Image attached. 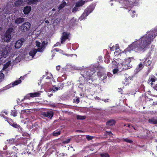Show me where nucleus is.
Instances as JSON below:
<instances>
[{
  "label": "nucleus",
  "instance_id": "680f3d73",
  "mask_svg": "<svg viewBox=\"0 0 157 157\" xmlns=\"http://www.w3.org/2000/svg\"><path fill=\"white\" fill-rule=\"evenodd\" d=\"M52 10L53 11H55V9H54V8H53V9H52Z\"/></svg>",
  "mask_w": 157,
  "mask_h": 157
},
{
  "label": "nucleus",
  "instance_id": "a18cd8bd",
  "mask_svg": "<svg viewBox=\"0 0 157 157\" xmlns=\"http://www.w3.org/2000/svg\"><path fill=\"white\" fill-rule=\"evenodd\" d=\"M153 88L155 90L157 91V84H155V85L154 86Z\"/></svg>",
  "mask_w": 157,
  "mask_h": 157
},
{
  "label": "nucleus",
  "instance_id": "bf43d9fd",
  "mask_svg": "<svg viewBox=\"0 0 157 157\" xmlns=\"http://www.w3.org/2000/svg\"><path fill=\"white\" fill-rule=\"evenodd\" d=\"M4 113L6 115H7V113L6 112H4Z\"/></svg>",
  "mask_w": 157,
  "mask_h": 157
},
{
  "label": "nucleus",
  "instance_id": "2eb2a0df",
  "mask_svg": "<svg viewBox=\"0 0 157 157\" xmlns=\"http://www.w3.org/2000/svg\"><path fill=\"white\" fill-rule=\"evenodd\" d=\"M25 19L23 17L17 18L15 21V22L16 24H19L22 23L25 21Z\"/></svg>",
  "mask_w": 157,
  "mask_h": 157
},
{
  "label": "nucleus",
  "instance_id": "72a5a7b5",
  "mask_svg": "<svg viewBox=\"0 0 157 157\" xmlns=\"http://www.w3.org/2000/svg\"><path fill=\"white\" fill-rule=\"evenodd\" d=\"M1 116L2 117H3L4 118H5V121H7L8 122V121H12V119H9L7 117L5 116V115L3 114H2Z\"/></svg>",
  "mask_w": 157,
  "mask_h": 157
},
{
  "label": "nucleus",
  "instance_id": "dca6fc26",
  "mask_svg": "<svg viewBox=\"0 0 157 157\" xmlns=\"http://www.w3.org/2000/svg\"><path fill=\"white\" fill-rule=\"evenodd\" d=\"M122 71H123V70L122 69L121 66L119 64L116 68L113 70V74H114L117 73L118 71L121 72Z\"/></svg>",
  "mask_w": 157,
  "mask_h": 157
},
{
  "label": "nucleus",
  "instance_id": "f03ea898",
  "mask_svg": "<svg viewBox=\"0 0 157 157\" xmlns=\"http://www.w3.org/2000/svg\"><path fill=\"white\" fill-rule=\"evenodd\" d=\"M131 58L134 59L133 57H129L127 59H124L122 63L119 64L123 71L129 69L131 67V65L130 64L131 60Z\"/></svg>",
  "mask_w": 157,
  "mask_h": 157
},
{
  "label": "nucleus",
  "instance_id": "1a4fd4ad",
  "mask_svg": "<svg viewBox=\"0 0 157 157\" xmlns=\"http://www.w3.org/2000/svg\"><path fill=\"white\" fill-rule=\"evenodd\" d=\"M48 44V42H46L44 40L43 41L41 45V47L38 48V52H42L44 50V49L46 47L47 45Z\"/></svg>",
  "mask_w": 157,
  "mask_h": 157
},
{
  "label": "nucleus",
  "instance_id": "f704fd0d",
  "mask_svg": "<svg viewBox=\"0 0 157 157\" xmlns=\"http://www.w3.org/2000/svg\"><path fill=\"white\" fill-rule=\"evenodd\" d=\"M14 139H10L9 140L8 143L10 145L14 143Z\"/></svg>",
  "mask_w": 157,
  "mask_h": 157
},
{
  "label": "nucleus",
  "instance_id": "c756f323",
  "mask_svg": "<svg viewBox=\"0 0 157 157\" xmlns=\"http://www.w3.org/2000/svg\"><path fill=\"white\" fill-rule=\"evenodd\" d=\"M71 140V138L69 137H68L67 139L63 141L62 142V143L63 144H68L69 143Z\"/></svg>",
  "mask_w": 157,
  "mask_h": 157
},
{
  "label": "nucleus",
  "instance_id": "2f4dec72",
  "mask_svg": "<svg viewBox=\"0 0 157 157\" xmlns=\"http://www.w3.org/2000/svg\"><path fill=\"white\" fill-rule=\"evenodd\" d=\"M100 155L101 157H109V155L107 153H101Z\"/></svg>",
  "mask_w": 157,
  "mask_h": 157
},
{
  "label": "nucleus",
  "instance_id": "cd10ccee",
  "mask_svg": "<svg viewBox=\"0 0 157 157\" xmlns=\"http://www.w3.org/2000/svg\"><path fill=\"white\" fill-rule=\"evenodd\" d=\"M17 111L16 110H11V115L13 116L14 117H15L17 116Z\"/></svg>",
  "mask_w": 157,
  "mask_h": 157
},
{
  "label": "nucleus",
  "instance_id": "a211bd4d",
  "mask_svg": "<svg viewBox=\"0 0 157 157\" xmlns=\"http://www.w3.org/2000/svg\"><path fill=\"white\" fill-rule=\"evenodd\" d=\"M151 63V61L148 58H146L144 62V65L146 66H150Z\"/></svg>",
  "mask_w": 157,
  "mask_h": 157
},
{
  "label": "nucleus",
  "instance_id": "338daca9",
  "mask_svg": "<svg viewBox=\"0 0 157 157\" xmlns=\"http://www.w3.org/2000/svg\"><path fill=\"white\" fill-rule=\"evenodd\" d=\"M156 77H157V74H156Z\"/></svg>",
  "mask_w": 157,
  "mask_h": 157
},
{
  "label": "nucleus",
  "instance_id": "052dcab7",
  "mask_svg": "<svg viewBox=\"0 0 157 157\" xmlns=\"http://www.w3.org/2000/svg\"><path fill=\"white\" fill-rule=\"evenodd\" d=\"M86 74H89V72H88V71H87V72H86Z\"/></svg>",
  "mask_w": 157,
  "mask_h": 157
},
{
  "label": "nucleus",
  "instance_id": "0eeeda50",
  "mask_svg": "<svg viewBox=\"0 0 157 157\" xmlns=\"http://www.w3.org/2000/svg\"><path fill=\"white\" fill-rule=\"evenodd\" d=\"M8 122L11 126L17 128L19 132H21L23 131V129L19 125L17 124L16 123H12L9 121H8Z\"/></svg>",
  "mask_w": 157,
  "mask_h": 157
},
{
  "label": "nucleus",
  "instance_id": "f3484780",
  "mask_svg": "<svg viewBox=\"0 0 157 157\" xmlns=\"http://www.w3.org/2000/svg\"><path fill=\"white\" fill-rule=\"evenodd\" d=\"M37 52H38V49H34L30 51L29 53V55L33 57L35 55Z\"/></svg>",
  "mask_w": 157,
  "mask_h": 157
},
{
  "label": "nucleus",
  "instance_id": "ddd939ff",
  "mask_svg": "<svg viewBox=\"0 0 157 157\" xmlns=\"http://www.w3.org/2000/svg\"><path fill=\"white\" fill-rule=\"evenodd\" d=\"M148 122L153 124H157V117H152L149 118L148 120Z\"/></svg>",
  "mask_w": 157,
  "mask_h": 157
},
{
  "label": "nucleus",
  "instance_id": "b1692460",
  "mask_svg": "<svg viewBox=\"0 0 157 157\" xmlns=\"http://www.w3.org/2000/svg\"><path fill=\"white\" fill-rule=\"evenodd\" d=\"M144 66V65L142 63H140L137 66L136 70L138 71H139L142 69Z\"/></svg>",
  "mask_w": 157,
  "mask_h": 157
},
{
  "label": "nucleus",
  "instance_id": "e2e57ef3",
  "mask_svg": "<svg viewBox=\"0 0 157 157\" xmlns=\"http://www.w3.org/2000/svg\"><path fill=\"white\" fill-rule=\"evenodd\" d=\"M130 125L128 124V127H130Z\"/></svg>",
  "mask_w": 157,
  "mask_h": 157
},
{
  "label": "nucleus",
  "instance_id": "39448f33",
  "mask_svg": "<svg viewBox=\"0 0 157 157\" xmlns=\"http://www.w3.org/2000/svg\"><path fill=\"white\" fill-rule=\"evenodd\" d=\"M70 33L66 32H63L62 33V36L60 38L61 43L63 44L67 39H69Z\"/></svg>",
  "mask_w": 157,
  "mask_h": 157
},
{
  "label": "nucleus",
  "instance_id": "412c9836",
  "mask_svg": "<svg viewBox=\"0 0 157 157\" xmlns=\"http://www.w3.org/2000/svg\"><path fill=\"white\" fill-rule=\"evenodd\" d=\"M85 1L81 0L77 2L75 4V6L78 7L82 6L85 4Z\"/></svg>",
  "mask_w": 157,
  "mask_h": 157
},
{
  "label": "nucleus",
  "instance_id": "7ed1b4c3",
  "mask_svg": "<svg viewBox=\"0 0 157 157\" xmlns=\"http://www.w3.org/2000/svg\"><path fill=\"white\" fill-rule=\"evenodd\" d=\"M14 31L12 28H9L6 31L5 33L2 37V39L4 41L8 42H10L11 38V33Z\"/></svg>",
  "mask_w": 157,
  "mask_h": 157
},
{
  "label": "nucleus",
  "instance_id": "603ef678",
  "mask_svg": "<svg viewBox=\"0 0 157 157\" xmlns=\"http://www.w3.org/2000/svg\"><path fill=\"white\" fill-rule=\"evenodd\" d=\"M27 110L28 111V110L24 109L22 110L21 111L23 113H26L28 112V111H27Z\"/></svg>",
  "mask_w": 157,
  "mask_h": 157
},
{
  "label": "nucleus",
  "instance_id": "c9c22d12",
  "mask_svg": "<svg viewBox=\"0 0 157 157\" xmlns=\"http://www.w3.org/2000/svg\"><path fill=\"white\" fill-rule=\"evenodd\" d=\"M36 46H37L38 48H40L41 47V43L39 41H36Z\"/></svg>",
  "mask_w": 157,
  "mask_h": 157
},
{
  "label": "nucleus",
  "instance_id": "4d7b16f0",
  "mask_svg": "<svg viewBox=\"0 0 157 157\" xmlns=\"http://www.w3.org/2000/svg\"><path fill=\"white\" fill-rule=\"evenodd\" d=\"M152 33V34H153V38H153V39H154L155 37L156 36H155V35L154 36V37H153V35H154V34H153V33ZM148 34H149V33H148Z\"/></svg>",
  "mask_w": 157,
  "mask_h": 157
},
{
  "label": "nucleus",
  "instance_id": "f257e3e1",
  "mask_svg": "<svg viewBox=\"0 0 157 157\" xmlns=\"http://www.w3.org/2000/svg\"><path fill=\"white\" fill-rule=\"evenodd\" d=\"M153 38L152 33L147 34L138 40L133 42L128 46L126 50L130 52L132 51L137 53L143 52L153 41Z\"/></svg>",
  "mask_w": 157,
  "mask_h": 157
},
{
  "label": "nucleus",
  "instance_id": "20e7f679",
  "mask_svg": "<svg viewBox=\"0 0 157 157\" xmlns=\"http://www.w3.org/2000/svg\"><path fill=\"white\" fill-rule=\"evenodd\" d=\"M31 26V24L29 22H26L22 24L19 29L22 33H25L29 30Z\"/></svg>",
  "mask_w": 157,
  "mask_h": 157
},
{
  "label": "nucleus",
  "instance_id": "3c124183",
  "mask_svg": "<svg viewBox=\"0 0 157 157\" xmlns=\"http://www.w3.org/2000/svg\"><path fill=\"white\" fill-rule=\"evenodd\" d=\"M55 50L56 51V52H59L60 51H61V50L59 49V48H55Z\"/></svg>",
  "mask_w": 157,
  "mask_h": 157
},
{
  "label": "nucleus",
  "instance_id": "4be33fe9",
  "mask_svg": "<svg viewBox=\"0 0 157 157\" xmlns=\"http://www.w3.org/2000/svg\"><path fill=\"white\" fill-rule=\"evenodd\" d=\"M91 12V9L90 8H87L85 10L83 14L85 15L86 16H87Z\"/></svg>",
  "mask_w": 157,
  "mask_h": 157
},
{
  "label": "nucleus",
  "instance_id": "aec40b11",
  "mask_svg": "<svg viewBox=\"0 0 157 157\" xmlns=\"http://www.w3.org/2000/svg\"><path fill=\"white\" fill-rule=\"evenodd\" d=\"M115 123V122L114 120H111L106 122V124L107 126H111L114 124Z\"/></svg>",
  "mask_w": 157,
  "mask_h": 157
},
{
  "label": "nucleus",
  "instance_id": "9b49d317",
  "mask_svg": "<svg viewBox=\"0 0 157 157\" xmlns=\"http://www.w3.org/2000/svg\"><path fill=\"white\" fill-rule=\"evenodd\" d=\"M22 81L21 80H18L13 82L12 83H10L7 85L6 86V87L7 89H9L10 87H13V86H16L19 84Z\"/></svg>",
  "mask_w": 157,
  "mask_h": 157
},
{
  "label": "nucleus",
  "instance_id": "de8ad7c7",
  "mask_svg": "<svg viewBox=\"0 0 157 157\" xmlns=\"http://www.w3.org/2000/svg\"><path fill=\"white\" fill-rule=\"evenodd\" d=\"M59 89V87H55L54 88V89L53 90L54 91H57Z\"/></svg>",
  "mask_w": 157,
  "mask_h": 157
},
{
  "label": "nucleus",
  "instance_id": "c03bdc74",
  "mask_svg": "<svg viewBox=\"0 0 157 157\" xmlns=\"http://www.w3.org/2000/svg\"><path fill=\"white\" fill-rule=\"evenodd\" d=\"M12 149L16 151H17L18 150V149L15 146H14L12 147Z\"/></svg>",
  "mask_w": 157,
  "mask_h": 157
},
{
  "label": "nucleus",
  "instance_id": "f8f14e48",
  "mask_svg": "<svg viewBox=\"0 0 157 157\" xmlns=\"http://www.w3.org/2000/svg\"><path fill=\"white\" fill-rule=\"evenodd\" d=\"M31 10V6H27L24 8L23 12L25 14L27 15L30 12Z\"/></svg>",
  "mask_w": 157,
  "mask_h": 157
},
{
  "label": "nucleus",
  "instance_id": "a19ab883",
  "mask_svg": "<svg viewBox=\"0 0 157 157\" xmlns=\"http://www.w3.org/2000/svg\"><path fill=\"white\" fill-rule=\"evenodd\" d=\"M135 13V11L134 10H131V11L130 14L132 15V17H133L135 16L134 15H133V14H134Z\"/></svg>",
  "mask_w": 157,
  "mask_h": 157
},
{
  "label": "nucleus",
  "instance_id": "ea45409f",
  "mask_svg": "<svg viewBox=\"0 0 157 157\" xmlns=\"http://www.w3.org/2000/svg\"><path fill=\"white\" fill-rule=\"evenodd\" d=\"M64 86V84L63 83H60V86L59 87V89H62L63 88Z\"/></svg>",
  "mask_w": 157,
  "mask_h": 157
},
{
  "label": "nucleus",
  "instance_id": "6e6d98bb",
  "mask_svg": "<svg viewBox=\"0 0 157 157\" xmlns=\"http://www.w3.org/2000/svg\"><path fill=\"white\" fill-rule=\"evenodd\" d=\"M114 48H115V47H114V46H113L112 48H110V49L111 51L114 50Z\"/></svg>",
  "mask_w": 157,
  "mask_h": 157
},
{
  "label": "nucleus",
  "instance_id": "6ab92c4d",
  "mask_svg": "<svg viewBox=\"0 0 157 157\" xmlns=\"http://www.w3.org/2000/svg\"><path fill=\"white\" fill-rule=\"evenodd\" d=\"M60 134L61 131L60 130L57 129L54 131L52 134H50V135H52L53 136H56L60 135Z\"/></svg>",
  "mask_w": 157,
  "mask_h": 157
},
{
  "label": "nucleus",
  "instance_id": "a878e982",
  "mask_svg": "<svg viewBox=\"0 0 157 157\" xmlns=\"http://www.w3.org/2000/svg\"><path fill=\"white\" fill-rule=\"evenodd\" d=\"M85 116L78 115L76 116V118L77 120H83L86 119Z\"/></svg>",
  "mask_w": 157,
  "mask_h": 157
},
{
  "label": "nucleus",
  "instance_id": "473e14b6",
  "mask_svg": "<svg viewBox=\"0 0 157 157\" xmlns=\"http://www.w3.org/2000/svg\"><path fill=\"white\" fill-rule=\"evenodd\" d=\"M123 82L124 84L127 85L129 84V82L128 79L126 78L125 79H124V81H123Z\"/></svg>",
  "mask_w": 157,
  "mask_h": 157
},
{
  "label": "nucleus",
  "instance_id": "37998d69",
  "mask_svg": "<svg viewBox=\"0 0 157 157\" xmlns=\"http://www.w3.org/2000/svg\"><path fill=\"white\" fill-rule=\"evenodd\" d=\"M107 76H108L109 77H111L112 76V75L109 72H107V74H106Z\"/></svg>",
  "mask_w": 157,
  "mask_h": 157
},
{
  "label": "nucleus",
  "instance_id": "864d4df0",
  "mask_svg": "<svg viewBox=\"0 0 157 157\" xmlns=\"http://www.w3.org/2000/svg\"><path fill=\"white\" fill-rule=\"evenodd\" d=\"M76 101L77 102V103H78L80 102L79 98H78L76 99Z\"/></svg>",
  "mask_w": 157,
  "mask_h": 157
},
{
  "label": "nucleus",
  "instance_id": "49530a36",
  "mask_svg": "<svg viewBox=\"0 0 157 157\" xmlns=\"http://www.w3.org/2000/svg\"><path fill=\"white\" fill-rule=\"evenodd\" d=\"M56 70L59 71L60 69V66L59 65L58 66H57L56 67Z\"/></svg>",
  "mask_w": 157,
  "mask_h": 157
},
{
  "label": "nucleus",
  "instance_id": "393cba45",
  "mask_svg": "<svg viewBox=\"0 0 157 157\" xmlns=\"http://www.w3.org/2000/svg\"><path fill=\"white\" fill-rule=\"evenodd\" d=\"M31 97L32 98L38 97L40 94V93L39 92L35 93H30Z\"/></svg>",
  "mask_w": 157,
  "mask_h": 157
},
{
  "label": "nucleus",
  "instance_id": "09e8293b",
  "mask_svg": "<svg viewBox=\"0 0 157 157\" xmlns=\"http://www.w3.org/2000/svg\"><path fill=\"white\" fill-rule=\"evenodd\" d=\"M117 45H118L117 44H116V46L115 47V50H117L118 49H119V46Z\"/></svg>",
  "mask_w": 157,
  "mask_h": 157
},
{
  "label": "nucleus",
  "instance_id": "6e6552de",
  "mask_svg": "<svg viewBox=\"0 0 157 157\" xmlns=\"http://www.w3.org/2000/svg\"><path fill=\"white\" fill-rule=\"evenodd\" d=\"M24 41L23 38L18 40L15 43V47L16 48L18 49L22 45V44Z\"/></svg>",
  "mask_w": 157,
  "mask_h": 157
},
{
  "label": "nucleus",
  "instance_id": "0e129e2a",
  "mask_svg": "<svg viewBox=\"0 0 157 157\" xmlns=\"http://www.w3.org/2000/svg\"><path fill=\"white\" fill-rule=\"evenodd\" d=\"M2 28L0 27V31H1L2 30Z\"/></svg>",
  "mask_w": 157,
  "mask_h": 157
},
{
  "label": "nucleus",
  "instance_id": "9d476101",
  "mask_svg": "<svg viewBox=\"0 0 157 157\" xmlns=\"http://www.w3.org/2000/svg\"><path fill=\"white\" fill-rule=\"evenodd\" d=\"M156 80L157 81V77H155L154 75H151L149 76L148 80V83L152 86L153 84V82H155Z\"/></svg>",
  "mask_w": 157,
  "mask_h": 157
},
{
  "label": "nucleus",
  "instance_id": "c85d7f7f",
  "mask_svg": "<svg viewBox=\"0 0 157 157\" xmlns=\"http://www.w3.org/2000/svg\"><path fill=\"white\" fill-rule=\"evenodd\" d=\"M31 98V95L30 93L28 94L26 96L24 97V98L21 100L22 101H23L25 99H30Z\"/></svg>",
  "mask_w": 157,
  "mask_h": 157
},
{
  "label": "nucleus",
  "instance_id": "e433bc0d",
  "mask_svg": "<svg viewBox=\"0 0 157 157\" xmlns=\"http://www.w3.org/2000/svg\"><path fill=\"white\" fill-rule=\"evenodd\" d=\"M4 76V74L2 73H0V82L2 81Z\"/></svg>",
  "mask_w": 157,
  "mask_h": 157
},
{
  "label": "nucleus",
  "instance_id": "58836bf2",
  "mask_svg": "<svg viewBox=\"0 0 157 157\" xmlns=\"http://www.w3.org/2000/svg\"><path fill=\"white\" fill-rule=\"evenodd\" d=\"M29 2L32 3H34L38 2V0H29Z\"/></svg>",
  "mask_w": 157,
  "mask_h": 157
},
{
  "label": "nucleus",
  "instance_id": "bb28decb",
  "mask_svg": "<svg viewBox=\"0 0 157 157\" xmlns=\"http://www.w3.org/2000/svg\"><path fill=\"white\" fill-rule=\"evenodd\" d=\"M122 140L124 142H126L129 144H132L133 143V141L132 140L128 139L127 138H123L122 139Z\"/></svg>",
  "mask_w": 157,
  "mask_h": 157
},
{
  "label": "nucleus",
  "instance_id": "4c0bfd02",
  "mask_svg": "<svg viewBox=\"0 0 157 157\" xmlns=\"http://www.w3.org/2000/svg\"><path fill=\"white\" fill-rule=\"evenodd\" d=\"M86 139L89 140H91L93 138V137L91 136L87 135L86 136Z\"/></svg>",
  "mask_w": 157,
  "mask_h": 157
},
{
  "label": "nucleus",
  "instance_id": "5701e85b",
  "mask_svg": "<svg viewBox=\"0 0 157 157\" xmlns=\"http://www.w3.org/2000/svg\"><path fill=\"white\" fill-rule=\"evenodd\" d=\"M66 5V2L65 1H63L59 5V7H58V9L59 10H61Z\"/></svg>",
  "mask_w": 157,
  "mask_h": 157
},
{
  "label": "nucleus",
  "instance_id": "4468645a",
  "mask_svg": "<svg viewBox=\"0 0 157 157\" xmlns=\"http://www.w3.org/2000/svg\"><path fill=\"white\" fill-rule=\"evenodd\" d=\"M98 75L100 78L102 76L103 77L102 81L104 82H105L106 81V79L107 78L106 74L102 73L101 72H98Z\"/></svg>",
  "mask_w": 157,
  "mask_h": 157
},
{
  "label": "nucleus",
  "instance_id": "5fc2aeb1",
  "mask_svg": "<svg viewBox=\"0 0 157 157\" xmlns=\"http://www.w3.org/2000/svg\"><path fill=\"white\" fill-rule=\"evenodd\" d=\"M60 44L59 43L57 42L55 45L54 46H56Z\"/></svg>",
  "mask_w": 157,
  "mask_h": 157
},
{
  "label": "nucleus",
  "instance_id": "79ce46f5",
  "mask_svg": "<svg viewBox=\"0 0 157 157\" xmlns=\"http://www.w3.org/2000/svg\"><path fill=\"white\" fill-rule=\"evenodd\" d=\"M78 8L77 7H74L73 9V12H75L78 10Z\"/></svg>",
  "mask_w": 157,
  "mask_h": 157
},
{
  "label": "nucleus",
  "instance_id": "8fccbe9b",
  "mask_svg": "<svg viewBox=\"0 0 157 157\" xmlns=\"http://www.w3.org/2000/svg\"><path fill=\"white\" fill-rule=\"evenodd\" d=\"M107 133L108 134V135L111 136L112 135V133L111 132H107Z\"/></svg>",
  "mask_w": 157,
  "mask_h": 157
},
{
  "label": "nucleus",
  "instance_id": "13d9d810",
  "mask_svg": "<svg viewBox=\"0 0 157 157\" xmlns=\"http://www.w3.org/2000/svg\"><path fill=\"white\" fill-rule=\"evenodd\" d=\"M45 22L46 23H49V21H48L47 20H46L45 21Z\"/></svg>",
  "mask_w": 157,
  "mask_h": 157
},
{
  "label": "nucleus",
  "instance_id": "7c9ffc66",
  "mask_svg": "<svg viewBox=\"0 0 157 157\" xmlns=\"http://www.w3.org/2000/svg\"><path fill=\"white\" fill-rule=\"evenodd\" d=\"M22 3L21 0H18L15 1L14 2V4L16 6H19Z\"/></svg>",
  "mask_w": 157,
  "mask_h": 157
},
{
  "label": "nucleus",
  "instance_id": "774afa93",
  "mask_svg": "<svg viewBox=\"0 0 157 157\" xmlns=\"http://www.w3.org/2000/svg\"><path fill=\"white\" fill-rule=\"evenodd\" d=\"M120 90H122V89H121V88H120Z\"/></svg>",
  "mask_w": 157,
  "mask_h": 157
},
{
  "label": "nucleus",
  "instance_id": "423d86ee",
  "mask_svg": "<svg viewBox=\"0 0 157 157\" xmlns=\"http://www.w3.org/2000/svg\"><path fill=\"white\" fill-rule=\"evenodd\" d=\"M41 115L44 117L51 119L53 116L54 113L52 111H48L42 112Z\"/></svg>",
  "mask_w": 157,
  "mask_h": 157
},
{
  "label": "nucleus",
  "instance_id": "69168bd1",
  "mask_svg": "<svg viewBox=\"0 0 157 157\" xmlns=\"http://www.w3.org/2000/svg\"><path fill=\"white\" fill-rule=\"evenodd\" d=\"M23 104H21V105L22 106H23V105H22Z\"/></svg>",
  "mask_w": 157,
  "mask_h": 157
}]
</instances>
